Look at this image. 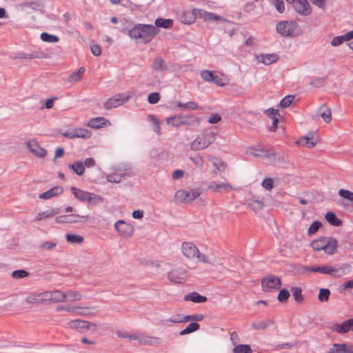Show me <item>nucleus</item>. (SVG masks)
I'll use <instances>...</instances> for the list:
<instances>
[{
	"instance_id": "1",
	"label": "nucleus",
	"mask_w": 353,
	"mask_h": 353,
	"mask_svg": "<svg viewBox=\"0 0 353 353\" xmlns=\"http://www.w3.org/2000/svg\"><path fill=\"white\" fill-rule=\"evenodd\" d=\"M154 28L150 25L139 24L128 31L129 36L141 43H147L153 38Z\"/></svg>"
},
{
	"instance_id": "2",
	"label": "nucleus",
	"mask_w": 353,
	"mask_h": 353,
	"mask_svg": "<svg viewBox=\"0 0 353 353\" xmlns=\"http://www.w3.org/2000/svg\"><path fill=\"white\" fill-rule=\"evenodd\" d=\"M70 190L74 196L81 202L95 205L103 201V198L101 195L93 192H87L75 187H71Z\"/></svg>"
},
{
	"instance_id": "3",
	"label": "nucleus",
	"mask_w": 353,
	"mask_h": 353,
	"mask_svg": "<svg viewBox=\"0 0 353 353\" xmlns=\"http://www.w3.org/2000/svg\"><path fill=\"white\" fill-rule=\"evenodd\" d=\"M216 139V133L205 132L198 135L190 143V149L193 151L203 150L208 148Z\"/></svg>"
},
{
	"instance_id": "4",
	"label": "nucleus",
	"mask_w": 353,
	"mask_h": 353,
	"mask_svg": "<svg viewBox=\"0 0 353 353\" xmlns=\"http://www.w3.org/2000/svg\"><path fill=\"white\" fill-rule=\"evenodd\" d=\"M167 124L176 128L182 125H199L200 119L194 114L177 115L166 119Z\"/></svg>"
},
{
	"instance_id": "5",
	"label": "nucleus",
	"mask_w": 353,
	"mask_h": 353,
	"mask_svg": "<svg viewBox=\"0 0 353 353\" xmlns=\"http://www.w3.org/2000/svg\"><path fill=\"white\" fill-rule=\"evenodd\" d=\"M200 194L201 192L198 189L179 190L176 192L174 197L177 202L187 203L195 200Z\"/></svg>"
},
{
	"instance_id": "6",
	"label": "nucleus",
	"mask_w": 353,
	"mask_h": 353,
	"mask_svg": "<svg viewBox=\"0 0 353 353\" xmlns=\"http://www.w3.org/2000/svg\"><path fill=\"white\" fill-rule=\"evenodd\" d=\"M131 98V92H126L118 94L113 97L110 98L105 103L104 108L110 110L122 105Z\"/></svg>"
},
{
	"instance_id": "7",
	"label": "nucleus",
	"mask_w": 353,
	"mask_h": 353,
	"mask_svg": "<svg viewBox=\"0 0 353 353\" xmlns=\"http://www.w3.org/2000/svg\"><path fill=\"white\" fill-rule=\"evenodd\" d=\"M82 299V294L75 290L61 291L57 290V303L63 302L73 303Z\"/></svg>"
},
{
	"instance_id": "8",
	"label": "nucleus",
	"mask_w": 353,
	"mask_h": 353,
	"mask_svg": "<svg viewBox=\"0 0 353 353\" xmlns=\"http://www.w3.org/2000/svg\"><path fill=\"white\" fill-rule=\"evenodd\" d=\"M281 285V281L279 277L273 274H269L261 280V287L264 292H270L273 290H278Z\"/></svg>"
},
{
	"instance_id": "9",
	"label": "nucleus",
	"mask_w": 353,
	"mask_h": 353,
	"mask_svg": "<svg viewBox=\"0 0 353 353\" xmlns=\"http://www.w3.org/2000/svg\"><path fill=\"white\" fill-rule=\"evenodd\" d=\"M297 27L293 21H282L276 24V31L283 37H292L295 28Z\"/></svg>"
},
{
	"instance_id": "10",
	"label": "nucleus",
	"mask_w": 353,
	"mask_h": 353,
	"mask_svg": "<svg viewBox=\"0 0 353 353\" xmlns=\"http://www.w3.org/2000/svg\"><path fill=\"white\" fill-rule=\"evenodd\" d=\"M114 229L119 236L125 238L132 236L134 231L132 225L123 220H119L114 223Z\"/></svg>"
},
{
	"instance_id": "11",
	"label": "nucleus",
	"mask_w": 353,
	"mask_h": 353,
	"mask_svg": "<svg viewBox=\"0 0 353 353\" xmlns=\"http://www.w3.org/2000/svg\"><path fill=\"white\" fill-rule=\"evenodd\" d=\"M341 271V268H335L329 265L316 266V267H307L303 268V272H319L321 274H329L332 276H338Z\"/></svg>"
},
{
	"instance_id": "12",
	"label": "nucleus",
	"mask_w": 353,
	"mask_h": 353,
	"mask_svg": "<svg viewBox=\"0 0 353 353\" xmlns=\"http://www.w3.org/2000/svg\"><path fill=\"white\" fill-rule=\"evenodd\" d=\"M188 272L185 269L179 268L168 272V278L174 283H183L188 278Z\"/></svg>"
},
{
	"instance_id": "13",
	"label": "nucleus",
	"mask_w": 353,
	"mask_h": 353,
	"mask_svg": "<svg viewBox=\"0 0 353 353\" xmlns=\"http://www.w3.org/2000/svg\"><path fill=\"white\" fill-rule=\"evenodd\" d=\"M68 327L76 330L81 331L83 330H96L97 325L92 322L76 319L68 323Z\"/></svg>"
},
{
	"instance_id": "14",
	"label": "nucleus",
	"mask_w": 353,
	"mask_h": 353,
	"mask_svg": "<svg viewBox=\"0 0 353 353\" xmlns=\"http://www.w3.org/2000/svg\"><path fill=\"white\" fill-rule=\"evenodd\" d=\"M251 154L256 157L268 158L271 161H274L277 152L273 147L259 149L252 148Z\"/></svg>"
},
{
	"instance_id": "15",
	"label": "nucleus",
	"mask_w": 353,
	"mask_h": 353,
	"mask_svg": "<svg viewBox=\"0 0 353 353\" xmlns=\"http://www.w3.org/2000/svg\"><path fill=\"white\" fill-rule=\"evenodd\" d=\"M29 151L38 158H44L47 151L42 148L35 139H30L26 143Z\"/></svg>"
},
{
	"instance_id": "16",
	"label": "nucleus",
	"mask_w": 353,
	"mask_h": 353,
	"mask_svg": "<svg viewBox=\"0 0 353 353\" xmlns=\"http://www.w3.org/2000/svg\"><path fill=\"white\" fill-rule=\"evenodd\" d=\"M199 251L197 247L192 242H183L181 245V252L183 256L189 260L194 259Z\"/></svg>"
},
{
	"instance_id": "17",
	"label": "nucleus",
	"mask_w": 353,
	"mask_h": 353,
	"mask_svg": "<svg viewBox=\"0 0 353 353\" xmlns=\"http://www.w3.org/2000/svg\"><path fill=\"white\" fill-rule=\"evenodd\" d=\"M332 332L343 334L350 331L353 332V318L344 321L341 324H334L330 327Z\"/></svg>"
},
{
	"instance_id": "18",
	"label": "nucleus",
	"mask_w": 353,
	"mask_h": 353,
	"mask_svg": "<svg viewBox=\"0 0 353 353\" xmlns=\"http://www.w3.org/2000/svg\"><path fill=\"white\" fill-rule=\"evenodd\" d=\"M88 219V216H81L79 214L72 215H63L56 217L55 221L57 223H79L85 222Z\"/></svg>"
},
{
	"instance_id": "19",
	"label": "nucleus",
	"mask_w": 353,
	"mask_h": 353,
	"mask_svg": "<svg viewBox=\"0 0 353 353\" xmlns=\"http://www.w3.org/2000/svg\"><path fill=\"white\" fill-rule=\"evenodd\" d=\"M42 303H57V290L38 292Z\"/></svg>"
},
{
	"instance_id": "20",
	"label": "nucleus",
	"mask_w": 353,
	"mask_h": 353,
	"mask_svg": "<svg viewBox=\"0 0 353 353\" xmlns=\"http://www.w3.org/2000/svg\"><path fill=\"white\" fill-rule=\"evenodd\" d=\"M295 10L301 15H309L312 12V8L307 0H296L294 3Z\"/></svg>"
},
{
	"instance_id": "21",
	"label": "nucleus",
	"mask_w": 353,
	"mask_h": 353,
	"mask_svg": "<svg viewBox=\"0 0 353 353\" xmlns=\"http://www.w3.org/2000/svg\"><path fill=\"white\" fill-rule=\"evenodd\" d=\"M327 353H353V345L350 343H334Z\"/></svg>"
},
{
	"instance_id": "22",
	"label": "nucleus",
	"mask_w": 353,
	"mask_h": 353,
	"mask_svg": "<svg viewBox=\"0 0 353 353\" xmlns=\"http://www.w3.org/2000/svg\"><path fill=\"white\" fill-rule=\"evenodd\" d=\"M207 158L210 161L212 162L213 166L214 167V170L213 171L214 174H216L218 172H224L227 169V164L221 159L214 157L212 155H208Z\"/></svg>"
},
{
	"instance_id": "23",
	"label": "nucleus",
	"mask_w": 353,
	"mask_h": 353,
	"mask_svg": "<svg viewBox=\"0 0 353 353\" xmlns=\"http://www.w3.org/2000/svg\"><path fill=\"white\" fill-rule=\"evenodd\" d=\"M208 189L215 192H228L233 190L232 186L228 183H216L212 181L209 185Z\"/></svg>"
},
{
	"instance_id": "24",
	"label": "nucleus",
	"mask_w": 353,
	"mask_h": 353,
	"mask_svg": "<svg viewBox=\"0 0 353 353\" xmlns=\"http://www.w3.org/2000/svg\"><path fill=\"white\" fill-rule=\"evenodd\" d=\"M338 242L336 239L332 238H325V241L322 245L323 250L327 254H332L337 248Z\"/></svg>"
},
{
	"instance_id": "25",
	"label": "nucleus",
	"mask_w": 353,
	"mask_h": 353,
	"mask_svg": "<svg viewBox=\"0 0 353 353\" xmlns=\"http://www.w3.org/2000/svg\"><path fill=\"white\" fill-rule=\"evenodd\" d=\"M110 123L104 117H96L90 119L87 125L90 128L98 129L110 125Z\"/></svg>"
},
{
	"instance_id": "26",
	"label": "nucleus",
	"mask_w": 353,
	"mask_h": 353,
	"mask_svg": "<svg viewBox=\"0 0 353 353\" xmlns=\"http://www.w3.org/2000/svg\"><path fill=\"white\" fill-rule=\"evenodd\" d=\"M63 192V188L61 186H55L50 190L41 194L39 198L41 199H50L54 196L61 194Z\"/></svg>"
},
{
	"instance_id": "27",
	"label": "nucleus",
	"mask_w": 353,
	"mask_h": 353,
	"mask_svg": "<svg viewBox=\"0 0 353 353\" xmlns=\"http://www.w3.org/2000/svg\"><path fill=\"white\" fill-rule=\"evenodd\" d=\"M195 14L198 18L203 19L204 21H216L221 19L220 16L212 12H208L202 9H194Z\"/></svg>"
},
{
	"instance_id": "28",
	"label": "nucleus",
	"mask_w": 353,
	"mask_h": 353,
	"mask_svg": "<svg viewBox=\"0 0 353 353\" xmlns=\"http://www.w3.org/2000/svg\"><path fill=\"white\" fill-rule=\"evenodd\" d=\"M296 143L308 148H312L316 145L317 141L313 140V135L311 133H308L305 136L301 137Z\"/></svg>"
},
{
	"instance_id": "29",
	"label": "nucleus",
	"mask_w": 353,
	"mask_h": 353,
	"mask_svg": "<svg viewBox=\"0 0 353 353\" xmlns=\"http://www.w3.org/2000/svg\"><path fill=\"white\" fill-rule=\"evenodd\" d=\"M185 301H192L193 303H201L207 301V297L199 294L196 292H192L185 295L183 298Z\"/></svg>"
},
{
	"instance_id": "30",
	"label": "nucleus",
	"mask_w": 353,
	"mask_h": 353,
	"mask_svg": "<svg viewBox=\"0 0 353 353\" xmlns=\"http://www.w3.org/2000/svg\"><path fill=\"white\" fill-rule=\"evenodd\" d=\"M128 174V172L125 170H117L116 172L108 174L106 179L108 182L118 183L121 181L122 177Z\"/></svg>"
},
{
	"instance_id": "31",
	"label": "nucleus",
	"mask_w": 353,
	"mask_h": 353,
	"mask_svg": "<svg viewBox=\"0 0 353 353\" xmlns=\"http://www.w3.org/2000/svg\"><path fill=\"white\" fill-rule=\"evenodd\" d=\"M181 21L185 24H192L198 16L195 14L194 9L192 12H184L181 14Z\"/></svg>"
},
{
	"instance_id": "32",
	"label": "nucleus",
	"mask_w": 353,
	"mask_h": 353,
	"mask_svg": "<svg viewBox=\"0 0 353 353\" xmlns=\"http://www.w3.org/2000/svg\"><path fill=\"white\" fill-rule=\"evenodd\" d=\"M73 308H76L75 311H72V313H75L81 316L93 315L94 314V309L88 306H73Z\"/></svg>"
},
{
	"instance_id": "33",
	"label": "nucleus",
	"mask_w": 353,
	"mask_h": 353,
	"mask_svg": "<svg viewBox=\"0 0 353 353\" xmlns=\"http://www.w3.org/2000/svg\"><path fill=\"white\" fill-rule=\"evenodd\" d=\"M321 118L326 123H330L332 121L331 110L327 108L326 105H322L319 110Z\"/></svg>"
},
{
	"instance_id": "34",
	"label": "nucleus",
	"mask_w": 353,
	"mask_h": 353,
	"mask_svg": "<svg viewBox=\"0 0 353 353\" xmlns=\"http://www.w3.org/2000/svg\"><path fill=\"white\" fill-rule=\"evenodd\" d=\"M279 59V57L276 54H261L260 61L265 65H270L276 62Z\"/></svg>"
},
{
	"instance_id": "35",
	"label": "nucleus",
	"mask_w": 353,
	"mask_h": 353,
	"mask_svg": "<svg viewBox=\"0 0 353 353\" xmlns=\"http://www.w3.org/2000/svg\"><path fill=\"white\" fill-rule=\"evenodd\" d=\"M176 108H180L188 110H196L199 109L198 103L194 101H188L187 103L179 101L176 103Z\"/></svg>"
},
{
	"instance_id": "36",
	"label": "nucleus",
	"mask_w": 353,
	"mask_h": 353,
	"mask_svg": "<svg viewBox=\"0 0 353 353\" xmlns=\"http://www.w3.org/2000/svg\"><path fill=\"white\" fill-rule=\"evenodd\" d=\"M325 219L327 221L332 225L338 227L342 225V221L339 219L334 212H327L325 214Z\"/></svg>"
},
{
	"instance_id": "37",
	"label": "nucleus",
	"mask_w": 353,
	"mask_h": 353,
	"mask_svg": "<svg viewBox=\"0 0 353 353\" xmlns=\"http://www.w3.org/2000/svg\"><path fill=\"white\" fill-rule=\"evenodd\" d=\"M68 167L77 175H82L85 172V167L82 161H76L72 164H70Z\"/></svg>"
},
{
	"instance_id": "38",
	"label": "nucleus",
	"mask_w": 353,
	"mask_h": 353,
	"mask_svg": "<svg viewBox=\"0 0 353 353\" xmlns=\"http://www.w3.org/2000/svg\"><path fill=\"white\" fill-rule=\"evenodd\" d=\"M174 21L170 19L158 18L156 19V27L170 28L173 26Z\"/></svg>"
},
{
	"instance_id": "39",
	"label": "nucleus",
	"mask_w": 353,
	"mask_h": 353,
	"mask_svg": "<svg viewBox=\"0 0 353 353\" xmlns=\"http://www.w3.org/2000/svg\"><path fill=\"white\" fill-rule=\"evenodd\" d=\"M274 323V321L272 319H269L267 321H263L258 323H253L252 324V328L256 330H263L268 327L269 324L273 325Z\"/></svg>"
},
{
	"instance_id": "40",
	"label": "nucleus",
	"mask_w": 353,
	"mask_h": 353,
	"mask_svg": "<svg viewBox=\"0 0 353 353\" xmlns=\"http://www.w3.org/2000/svg\"><path fill=\"white\" fill-rule=\"evenodd\" d=\"M76 138L89 139L91 137L90 131L84 128H76L74 130Z\"/></svg>"
},
{
	"instance_id": "41",
	"label": "nucleus",
	"mask_w": 353,
	"mask_h": 353,
	"mask_svg": "<svg viewBox=\"0 0 353 353\" xmlns=\"http://www.w3.org/2000/svg\"><path fill=\"white\" fill-rule=\"evenodd\" d=\"M85 68L81 67L77 72H74L70 74V76L69 77L68 81L70 82L79 81L81 79L82 76H83V73L85 72Z\"/></svg>"
},
{
	"instance_id": "42",
	"label": "nucleus",
	"mask_w": 353,
	"mask_h": 353,
	"mask_svg": "<svg viewBox=\"0 0 353 353\" xmlns=\"http://www.w3.org/2000/svg\"><path fill=\"white\" fill-rule=\"evenodd\" d=\"M65 238L70 243L81 244L83 242V237L77 234H67Z\"/></svg>"
},
{
	"instance_id": "43",
	"label": "nucleus",
	"mask_w": 353,
	"mask_h": 353,
	"mask_svg": "<svg viewBox=\"0 0 353 353\" xmlns=\"http://www.w3.org/2000/svg\"><path fill=\"white\" fill-rule=\"evenodd\" d=\"M40 37L43 41L48 43H57L59 41V38L57 35L50 34L47 32L41 33Z\"/></svg>"
},
{
	"instance_id": "44",
	"label": "nucleus",
	"mask_w": 353,
	"mask_h": 353,
	"mask_svg": "<svg viewBox=\"0 0 353 353\" xmlns=\"http://www.w3.org/2000/svg\"><path fill=\"white\" fill-rule=\"evenodd\" d=\"M199 327H200V326L198 323H196V322L191 323L188 325V327L185 329L181 330L179 332V334L180 335H185V334L192 333L193 332L197 331L199 329Z\"/></svg>"
},
{
	"instance_id": "45",
	"label": "nucleus",
	"mask_w": 353,
	"mask_h": 353,
	"mask_svg": "<svg viewBox=\"0 0 353 353\" xmlns=\"http://www.w3.org/2000/svg\"><path fill=\"white\" fill-rule=\"evenodd\" d=\"M26 302L29 304H41L38 292L29 294L26 298Z\"/></svg>"
},
{
	"instance_id": "46",
	"label": "nucleus",
	"mask_w": 353,
	"mask_h": 353,
	"mask_svg": "<svg viewBox=\"0 0 353 353\" xmlns=\"http://www.w3.org/2000/svg\"><path fill=\"white\" fill-rule=\"evenodd\" d=\"M292 296L297 303H301L303 301L302 290L300 287H292L291 288Z\"/></svg>"
},
{
	"instance_id": "47",
	"label": "nucleus",
	"mask_w": 353,
	"mask_h": 353,
	"mask_svg": "<svg viewBox=\"0 0 353 353\" xmlns=\"http://www.w3.org/2000/svg\"><path fill=\"white\" fill-rule=\"evenodd\" d=\"M56 214V212L53 210H47L41 213H39L36 217L35 220L40 221L44 219H47L54 216Z\"/></svg>"
},
{
	"instance_id": "48",
	"label": "nucleus",
	"mask_w": 353,
	"mask_h": 353,
	"mask_svg": "<svg viewBox=\"0 0 353 353\" xmlns=\"http://www.w3.org/2000/svg\"><path fill=\"white\" fill-rule=\"evenodd\" d=\"M233 353H252V350L249 345H238L233 349Z\"/></svg>"
},
{
	"instance_id": "49",
	"label": "nucleus",
	"mask_w": 353,
	"mask_h": 353,
	"mask_svg": "<svg viewBox=\"0 0 353 353\" xmlns=\"http://www.w3.org/2000/svg\"><path fill=\"white\" fill-rule=\"evenodd\" d=\"M248 205L251 208V210L256 212L257 210L262 209L264 204L263 201L259 200H251L248 203Z\"/></svg>"
},
{
	"instance_id": "50",
	"label": "nucleus",
	"mask_w": 353,
	"mask_h": 353,
	"mask_svg": "<svg viewBox=\"0 0 353 353\" xmlns=\"http://www.w3.org/2000/svg\"><path fill=\"white\" fill-rule=\"evenodd\" d=\"M325 238L326 237H321L316 240L313 241L311 243V247L312 248V249L315 251H321V250H323L322 245L325 242Z\"/></svg>"
},
{
	"instance_id": "51",
	"label": "nucleus",
	"mask_w": 353,
	"mask_h": 353,
	"mask_svg": "<svg viewBox=\"0 0 353 353\" xmlns=\"http://www.w3.org/2000/svg\"><path fill=\"white\" fill-rule=\"evenodd\" d=\"M330 295V292L328 289L322 288L319 290L318 298L320 301L325 302L328 301Z\"/></svg>"
},
{
	"instance_id": "52",
	"label": "nucleus",
	"mask_w": 353,
	"mask_h": 353,
	"mask_svg": "<svg viewBox=\"0 0 353 353\" xmlns=\"http://www.w3.org/2000/svg\"><path fill=\"white\" fill-rule=\"evenodd\" d=\"M294 97L293 95H287L281 101L279 105L282 108H285L291 105Z\"/></svg>"
},
{
	"instance_id": "53",
	"label": "nucleus",
	"mask_w": 353,
	"mask_h": 353,
	"mask_svg": "<svg viewBox=\"0 0 353 353\" xmlns=\"http://www.w3.org/2000/svg\"><path fill=\"white\" fill-rule=\"evenodd\" d=\"M117 334L120 338H127L130 340H140L141 339L139 334L121 333V332H117Z\"/></svg>"
},
{
	"instance_id": "54",
	"label": "nucleus",
	"mask_w": 353,
	"mask_h": 353,
	"mask_svg": "<svg viewBox=\"0 0 353 353\" xmlns=\"http://www.w3.org/2000/svg\"><path fill=\"white\" fill-rule=\"evenodd\" d=\"M321 225L322 224L321 222L318 221H314L308 228L307 234L312 235L315 234L319 230Z\"/></svg>"
},
{
	"instance_id": "55",
	"label": "nucleus",
	"mask_w": 353,
	"mask_h": 353,
	"mask_svg": "<svg viewBox=\"0 0 353 353\" xmlns=\"http://www.w3.org/2000/svg\"><path fill=\"white\" fill-rule=\"evenodd\" d=\"M289 297H290V292H288V290H287L285 289H282L280 290V292L278 294L277 299L279 300V301H280L281 303H284L288 301Z\"/></svg>"
},
{
	"instance_id": "56",
	"label": "nucleus",
	"mask_w": 353,
	"mask_h": 353,
	"mask_svg": "<svg viewBox=\"0 0 353 353\" xmlns=\"http://www.w3.org/2000/svg\"><path fill=\"white\" fill-rule=\"evenodd\" d=\"M272 4L279 13H283L285 12V3L283 0H274Z\"/></svg>"
},
{
	"instance_id": "57",
	"label": "nucleus",
	"mask_w": 353,
	"mask_h": 353,
	"mask_svg": "<svg viewBox=\"0 0 353 353\" xmlns=\"http://www.w3.org/2000/svg\"><path fill=\"white\" fill-rule=\"evenodd\" d=\"M204 319V315L202 314H195L192 315L184 316V320L185 322L190 321H201Z\"/></svg>"
},
{
	"instance_id": "58",
	"label": "nucleus",
	"mask_w": 353,
	"mask_h": 353,
	"mask_svg": "<svg viewBox=\"0 0 353 353\" xmlns=\"http://www.w3.org/2000/svg\"><path fill=\"white\" fill-rule=\"evenodd\" d=\"M214 74L210 70H204L201 72L202 79L206 81L212 82Z\"/></svg>"
},
{
	"instance_id": "59",
	"label": "nucleus",
	"mask_w": 353,
	"mask_h": 353,
	"mask_svg": "<svg viewBox=\"0 0 353 353\" xmlns=\"http://www.w3.org/2000/svg\"><path fill=\"white\" fill-rule=\"evenodd\" d=\"M339 194L344 199H346L351 201H353V192L347 190L341 189L339 191Z\"/></svg>"
},
{
	"instance_id": "60",
	"label": "nucleus",
	"mask_w": 353,
	"mask_h": 353,
	"mask_svg": "<svg viewBox=\"0 0 353 353\" xmlns=\"http://www.w3.org/2000/svg\"><path fill=\"white\" fill-rule=\"evenodd\" d=\"M190 159L194 163L196 166L200 168L203 167V159L200 154H197L194 157H190Z\"/></svg>"
},
{
	"instance_id": "61",
	"label": "nucleus",
	"mask_w": 353,
	"mask_h": 353,
	"mask_svg": "<svg viewBox=\"0 0 353 353\" xmlns=\"http://www.w3.org/2000/svg\"><path fill=\"white\" fill-rule=\"evenodd\" d=\"M262 186L267 190H270L274 186V180L272 178L265 179L262 182Z\"/></svg>"
},
{
	"instance_id": "62",
	"label": "nucleus",
	"mask_w": 353,
	"mask_h": 353,
	"mask_svg": "<svg viewBox=\"0 0 353 353\" xmlns=\"http://www.w3.org/2000/svg\"><path fill=\"white\" fill-rule=\"evenodd\" d=\"M12 275L15 279H21L27 276L28 273L25 270H19L14 271Z\"/></svg>"
},
{
	"instance_id": "63",
	"label": "nucleus",
	"mask_w": 353,
	"mask_h": 353,
	"mask_svg": "<svg viewBox=\"0 0 353 353\" xmlns=\"http://www.w3.org/2000/svg\"><path fill=\"white\" fill-rule=\"evenodd\" d=\"M166 69H167V65H166L165 61L161 58L156 59V70H165Z\"/></svg>"
},
{
	"instance_id": "64",
	"label": "nucleus",
	"mask_w": 353,
	"mask_h": 353,
	"mask_svg": "<svg viewBox=\"0 0 353 353\" xmlns=\"http://www.w3.org/2000/svg\"><path fill=\"white\" fill-rule=\"evenodd\" d=\"M266 114L272 119L273 118H278L280 117L278 110H275L274 108H269L265 111Z\"/></svg>"
}]
</instances>
